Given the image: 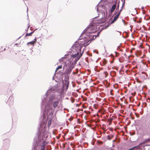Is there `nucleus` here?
Segmentation results:
<instances>
[{"mask_svg":"<svg viewBox=\"0 0 150 150\" xmlns=\"http://www.w3.org/2000/svg\"><path fill=\"white\" fill-rule=\"evenodd\" d=\"M112 120H113V118H110L108 119V122L110 123L109 125H111Z\"/></svg>","mask_w":150,"mask_h":150,"instance_id":"nucleus-12","label":"nucleus"},{"mask_svg":"<svg viewBox=\"0 0 150 150\" xmlns=\"http://www.w3.org/2000/svg\"><path fill=\"white\" fill-rule=\"evenodd\" d=\"M34 31L31 32L30 33H27L25 35V37H26L27 36H30L32 35V34L33 33Z\"/></svg>","mask_w":150,"mask_h":150,"instance_id":"nucleus-13","label":"nucleus"},{"mask_svg":"<svg viewBox=\"0 0 150 150\" xmlns=\"http://www.w3.org/2000/svg\"><path fill=\"white\" fill-rule=\"evenodd\" d=\"M79 55V52H78L76 54H74L73 55L74 57H76Z\"/></svg>","mask_w":150,"mask_h":150,"instance_id":"nucleus-17","label":"nucleus"},{"mask_svg":"<svg viewBox=\"0 0 150 150\" xmlns=\"http://www.w3.org/2000/svg\"><path fill=\"white\" fill-rule=\"evenodd\" d=\"M116 4H114L113 5V6L112 7V8L110 10V11L111 13H112L114 11L115 9L116 8Z\"/></svg>","mask_w":150,"mask_h":150,"instance_id":"nucleus-8","label":"nucleus"},{"mask_svg":"<svg viewBox=\"0 0 150 150\" xmlns=\"http://www.w3.org/2000/svg\"><path fill=\"white\" fill-rule=\"evenodd\" d=\"M112 90H110V92L111 93L112 92Z\"/></svg>","mask_w":150,"mask_h":150,"instance_id":"nucleus-22","label":"nucleus"},{"mask_svg":"<svg viewBox=\"0 0 150 150\" xmlns=\"http://www.w3.org/2000/svg\"><path fill=\"white\" fill-rule=\"evenodd\" d=\"M107 62V61L106 59H104L102 62V65L103 66H105Z\"/></svg>","mask_w":150,"mask_h":150,"instance_id":"nucleus-11","label":"nucleus"},{"mask_svg":"<svg viewBox=\"0 0 150 150\" xmlns=\"http://www.w3.org/2000/svg\"><path fill=\"white\" fill-rule=\"evenodd\" d=\"M62 68V65L59 66L56 68V70H55V72H56L59 69H61Z\"/></svg>","mask_w":150,"mask_h":150,"instance_id":"nucleus-14","label":"nucleus"},{"mask_svg":"<svg viewBox=\"0 0 150 150\" xmlns=\"http://www.w3.org/2000/svg\"><path fill=\"white\" fill-rule=\"evenodd\" d=\"M48 124L49 125V124L50 125V123H49V122L48 123Z\"/></svg>","mask_w":150,"mask_h":150,"instance_id":"nucleus-24","label":"nucleus"},{"mask_svg":"<svg viewBox=\"0 0 150 150\" xmlns=\"http://www.w3.org/2000/svg\"><path fill=\"white\" fill-rule=\"evenodd\" d=\"M59 100H58L57 101H54L53 103V106L54 109H55L57 107L59 103Z\"/></svg>","mask_w":150,"mask_h":150,"instance_id":"nucleus-6","label":"nucleus"},{"mask_svg":"<svg viewBox=\"0 0 150 150\" xmlns=\"http://www.w3.org/2000/svg\"><path fill=\"white\" fill-rule=\"evenodd\" d=\"M65 84H64V82L63 81V83L64 84V86H66L67 88L68 86L69 82L68 80L65 81Z\"/></svg>","mask_w":150,"mask_h":150,"instance_id":"nucleus-9","label":"nucleus"},{"mask_svg":"<svg viewBox=\"0 0 150 150\" xmlns=\"http://www.w3.org/2000/svg\"><path fill=\"white\" fill-rule=\"evenodd\" d=\"M48 124L49 125V124L50 125V123H49V122L48 123Z\"/></svg>","mask_w":150,"mask_h":150,"instance_id":"nucleus-23","label":"nucleus"},{"mask_svg":"<svg viewBox=\"0 0 150 150\" xmlns=\"http://www.w3.org/2000/svg\"><path fill=\"white\" fill-rule=\"evenodd\" d=\"M41 150H45V148L44 146V147H43V148H42L41 149Z\"/></svg>","mask_w":150,"mask_h":150,"instance_id":"nucleus-21","label":"nucleus"},{"mask_svg":"<svg viewBox=\"0 0 150 150\" xmlns=\"http://www.w3.org/2000/svg\"><path fill=\"white\" fill-rule=\"evenodd\" d=\"M148 141H150V139H147L145 142H146Z\"/></svg>","mask_w":150,"mask_h":150,"instance_id":"nucleus-19","label":"nucleus"},{"mask_svg":"<svg viewBox=\"0 0 150 150\" xmlns=\"http://www.w3.org/2000/svg\"><path fill=\"white\" fill-rule=\"evenodd\" d=\"M149 146H150V144L148 145Z\"/></svg>","mask_w":150,"mask_h":150,"instance_id":"nucleus-26","label":"nucleus"},{"mask_svg":"<svg viewBox=\"0 0 150 150\" xmlns=\"http://www.w3.org/2000/svg\"><path fill=\"white\" fill-rule=\"evenodd\" d=\"M82 40V41L80 42H82L81 43H78L77 44L75 45L74 46L75 47H77V49L78 50L79 52H80L81 51V49L82 47V46L85 44L84 42H83V41L84 40L81 39H80L79 40Z\"/></svg>","mask_w":150,"mask_h":150,"instance_id":"nucleus-2","label":"nucleus"},{"mask_svg":"<svg viewBox=\"0 0 150 150\" xmlns=\"http://www.w3.org/2000/svg\"><path fill=\"white\" fill-rule=\"evenodd\" d=\"M96 31V30L95 28V27L93 25H90L89 27L87 28L81 34V35H84L86 33V35H87L88 36H89L90 37L91 36V37H92V38H90V39H88L89 40H93L95 39V38L98 37L100 33V32H98L97 35H89V34H92L95 33Z\"/></svg>","mask_w":150,"mask_h":150,"instance_id":"nucleus-1","label":"nucleus"},{"mask_svg":"<svg viewBox=\"0 0 150 150\" xmlns=\"http://www.w3.org/2000/svg\"><path fill=\"white\" fill-rule=\"evenodd\" d=\"M72 69V67H69V68L66 70L65 73L67 75L70 74L71 73Z\"/></svg>","mask_w":150,"mask_h":150,"instance_id":"nucleus-7","label":"nucleus"},{"mask_svg":"<svg viewBox=\"0 0 150 150\" xmlns=\"http://www.w3.org/2000/svg\"><path fill=\"white\" fill-rule=\"evenodd\" d=\"M36 41L37 40L36 39V38H35L34 40L33 41L28 42L27 43V44L28 45L29 44H30L31 45H33L36 43Z\"/></svg>","mask_w":150,"mask_h":150,"instance_id":"nucleus-10","label":"nucleus"},{"mask_svg":"<svg viewBox=\"0 0 150 150\" xmlns=\"http://www.w3.org/2000/svg\"><path fill=\"white\" fill-rule=\"evenodd\" d=\"M141 128L144 132H147L149 129V126L147 125L143 126Z\"/></svg>","mask_w":150,"mask_h":150,"instance_id":"nucleus-3","label":"nucleus"},{"mask_svg":"<svg viewBox=\"0 0 150 150\" xmlns=\"http://www.w3.org/2000/svg\"><path fill=\"white\" fill-rule=\"evenodd\" d=\"M121 11V10H120L119 12L116 16H115V17H114L113 20L112 21V22H111V24L114 23L118 18L119 15L120 14V12Z\"/></svg>","mask_w":150,"mask_h":150,"instance_id":"nucleus-5","label":"nucleus"},{"mask_svg":"<svg viewBox=\"0 0 150 150\" xmlns=\"http://www.w3.org/2000/svg\"><path fill=\"white\" fill-rule=\"evenodd\" d=\"M54 110L52 108L48 109L47 110V114L48 115H52L54 113Z\"/></svg>","mask_w":150,"mask_h":150,"instance_id":"nucleus-4","label":"nucleus"},{"mask_svg":"<svg viewBox=\"0 0 150 150\" xmlns=\"http://www.w3.org/2000/svg\"><path fill=\"white\" fill-rule=\"evenodd\" d=\"M137 82L139 83H142V81L139 80L138 79H137Z\"/></svg>","mask_w":150,"mask_h":150,"instance_id":"nucleus-18","label":"nucleus"},{"mask_svg":"<svg viewBox=\"0 0 150 150\" xmlns=\"http://www.w3.org/2000/svg\"><path fill=\"white\" fill-rule=\"evenodd\" d=\"M113 136L112 135H108L107 136V137L108 139L109 140H110L111 139V138L113 137Z\"/></svg>","mask_w":150,"mask_h":150,"instance_id":"nucleus-16","label":"nucleus"},{"mask_svg":"<svg viewBox=\"0 0 150 150\" xmlns=\"http://www.w3.org/2000/svg\"><path fill=\"white\" fill-rule=\"evenodd\" d=\"M137 148H138V147L137 146H134L131 149H129L128 150H136V149H137Z\"/></svg>","mask_w":150,"mask_h":150,"instance_id":"nucleus-15","label":"nucleus"},{"mask_svg":"<svg viewBox=\"0 0 150 150\" xmlns=\"http://www.w3.org/2000/svg\"><path fill=\"white\" fill-rule=\"evenodd\" d=\"M84 38H86V37H84Z\"/></svg>","mask_w":150,"mask_h":150,"instance_id":"nucleus-25","label":"nucleus"},{"mask_svg":"<svg viewBox=\"0 0 150 150\" xmlns=\"http://www.w3.org/2000/svg\"><path fill=\"white\" fill-rule=\"evenodd\" d=\"M142 22V20L140 19L139 20V21H137V22L138 23H141Z\"/></svg>","mask_w":150,"mask_h":150,"instance_id":"nucleus-20","label":"nucleus"}]
</instances>
